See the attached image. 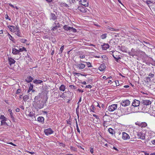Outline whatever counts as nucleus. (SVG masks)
I'll use <instances>...</instances> for the list:
<instances>
[{"label": "nucleus", "mask_w": 155, "mask_h": 155, "mask_svg": "<svg viewBox=\"0 0 155 155\" xmlns=\"http://www.w3.org/2000/svg\"><path fill=\"white\" fill-rule=\"evenodd\" d=\"M142 110L145 113L150 114L151 115L155 116V107H145V106L143 108Z\"/></svg>", "instance_id": "1"}, {"label": "nucleus", "mask_w": 155, "mask_h": 155, "mask_svg": "<svg viewBox=\"0 0 155 155\" xmlns=\"http://www.w3.org/2000/svg\"><path fill=\"white\" fill-rule=\"evenodd\" d=\"M111 117L109 115L106 114L104 115L103 117V126L104 127H107V125L108 124L107 123L108 122H109L111 121Z\"/></svg>", "instance_id": "2"}, {"label": "nucleus", "mask_w": 155, "mask_h": 155, "mask_svg": "<svg viewBox=\"0 0 155 155\" xmlns=\"http://www.w3.org/2000/svg\"><path fill=\"white\" fill-rule=\"evenodd\" d=\"M8 61L10 66V67H9V68L15 71H17V69L16 68H15L14 67H12V65L14 64L15 62V61L14 59L11 57H8Z\"/></svg>", "instance_id": "3"}, {"label": "nucleus", "mask_w": 155, "mask_h": 155, "mask_svg": "<svg viewBox=\"0 0 155 155\" xmlns=\"http://www.w3.org/2000/svg\"><path fill=\"white\" fill-rule=\"evenodd\" d=\"M135 124L136 125L142 128H145L147 126V124L146 122H141L138 121L135 122Z\"/></svg>", "instance_id": "4"}, {"label": "nucleus", "mask_w": 155, "mask_h": 155, "mask_svg": "<svg viewBox=\"0 0 155 155\" xmlns=\"http://www.w3.org/2000/svg\"><path fill=\"white\" fill-rule=\"evenodd\" d=\"M117 104H113L108 107V110L110 112H113L117 108Z\"/></svg>", "instance_id": "5"}, {"label": "nucleus", "mask_w": 155, "mask_h": 155, "mask_svg": "<svg viewBox=\"0 0 155 155\" xmlns=\"http://www.w3.org/2000/svg\"><path fill=\"white\" fill-rule=\"evenodd\" d=\"M33 106L35 109H41L44 107V104L40 103H38L35 102L33 104Z\"/></svg>", "instance_id": "6"}, {"label": "nucleus", "mask_w": 155, "mask_h": 155, "mask_svg": "<svg viewBox=\"0 0 155 155\" xmlns=\"http://www.w3.org/2000/svg\"><path fill=\"white\" fill-rule=\"evenodd\" d=\"M54 132V131L51 128L45 129L44 131L45 134L47 136H48L53 134Z\"/></svg>", "instance_id": "7"}, {"label": "nucleus", "mask_w": 155, "mask_h": 155, "mask_svg": "<svg viewBox=\"0 0 155 155\" xmlns=\"http://www.w3.org/2000/svg\"><path fill=\"white\" fill-rule=\"evenodd\" d=\"M8 28H9L10 31L13 32H16L18 30V27L16 26L15 27L13 25H9L8 26Z\"/></svg>", "instance_id": "8"}, {"label": "nucleus", "mask_w": 155, "mask_h": 155, "mask_svg": "<svg viewBox=\"0 0 155 155\" xmlns=\"http://www.w3.org/2000/svg\"><path fill=\"white\" fill-rule=\"evenodd\" d=\"M117 53L118 54V52L116 51H110V54L112 55L113 57L117 61L120 58V57L119 56H117L116 55Z\"/></svg>", "instance_id": "9"}, {"label": "nucleus", "mask_w": 155, "mask_h": 155, "mask_svg": "<svg viewBox=\"0 0 155 155\" xmlns=\"http://www.w3.org/2000/svg\"><path fill=\"white\" fill-rule=\"evenodd\" d=\"M142 103L145 107H147V106L150 104L151 102L149 100H143Z\"/></svg>", "instance_id": "10"}, {"label": "nucleus", "mask_w": 155, "mask_h": 155, "mask_svg": "<svg viewBox=\"0 0 155 155\" xmlns=\"http://www.w3.org/2000/svg\"><path fill=\"white\" fill-rule=\"evenodd\" d=\"M137 136L139 139L144 140L145 138V134L142 132L137 133Z\"/></svg>", "instance_id": "11"}, {"label": "nucleus", "mask_w": 155, "mask_h": 155, "mask_svg": "<svg viewBox=\"0 0 155 155\" xmlns=\"http://www.w3.org/2000/svg\"><path fill=\"white\" fill-rule=\"evenodd\" d=\"M78 9L82 12L85 13L87 12V8L81 6H78Z\"/></svg>", "instance_id": "12"}, {"label": "nucleus", "mask_w": 155, "mask_h": 155, "mask_svg": "<svg viewBox=\"0 0 155 155\" xmlns=\"http://www.w3.org/2000/svg\"><path fill=\"white\" fill-rule=\"evenodd\" d=\"M80 2L81 3V5L85 7L88 6V2L87 0H80Z\"/></svg>", "instance_id": "13"}, {"label": "nucleus", "mask_w": 155, "mask_h": 155, "mask_svg": "<svg viewBox=\"0 0 155 155\" xmlns=\"http://www.w3.org/2000/svg\"><path fill=\"white\" fill-rule=\"evenodd\" d=\"M7 120H1V126H3V127L5 128H8V125L6 122Z\"/></svg>", "instance_id": "14"}, {"label": "nucleus", "mask_w": 155, "mask_h": 155, "mask_svg": "<svg viewBox=\"0 0 155 155\" xmlns=\"http://www.w3.org/2000/svg\"><path fill=\"white\" fill-rule=\"evenodd\" d=\"M140 103V102L139 101L137 100H135L132 103V105L134 107H137L139 105Z\"/></svg>", "instance_id": "15"}, {"label": "nucleus", "mask_w": 155, "mask_h": 155, "mask_svg": "<svg viewBox=\"0 0 155 155\" xmlns=\"http://www.w3.org/2000/svg\"><path fill=\"white\" fill-rule=\"evenodd\" d=\"M106 68V66L104 64H102L98 68L99 70L101 71H104Z\"/></svg>", "instance_id": "16"}, {"label": "nucleus", "mask_w": 155, "mask_h": 155, "mask_svg": "<svg viewBox=\"0 0 155 155\" xmlns=\"http://www.w3.org/2000/svg\"><path fill=\"white\" fill-rule=\"evenodd\" d=\"M77 68L79 69H84L85 67V64H79L77 65Z\"/></svg>", "instance_id": "17"}, {"label": "nucleus", "mask_w": 155, "mask_h": 155, "mask_svg": "<svg viewBox=\"0 0 155 155\" xmlns=\"http://www.w3.org/2000/svg\"><path fill=\"white\" fill-rule=\"evenodd\" d=\"M25 59L26 60V62H27L28 63L30 62H31L32 61V58L29 57V55L26 56Z\"/></svg>", "instance_id": "18"}, {"label": "nucleus", "mask_w": 155, "mask_h": 155, "mask_svg": "<svg viewBox=\"0 0 155 155\" xmlns=\"http://www.w3.org/2000/svg\"><path fill=\"white\" fill-rule=\"evenodd\" d=\"M33 78L30 76H28L25 80V81L27 83H29L32 81L33 80Z\"/></svg>", "instance_id": "19"}, {"label": "nucleus", "mask_w": 155, "mask_h": 155, "mask_svg": "<svg viewBox=\"0 0 155 155\" xmlns=\"http://www.w3.org/2000/svg\"><path fill=\"white\" fill-rule=\"evenodd\" d=\"M109 47V45L107 44H104L102 46V48L103 50H106Z\"/></svg>", "instance_id": "20"}, {"label": "nucleus", "mask_w": 155, "mask_h": 155, "mask_svg": "<svg viewBox=\"0 0 155 155\" xmlns=\"http://www.w3.org/2000/svg\"><path fill=\"white\" fill-rule=\"evenodd\" d=\"M19 52L18 50L17 49L15 48H12V53L16 55L18 54Z\"/></svg>", "instance_id": "21"}, {"label": "nucleus", "mask_w": 155, "mask_h": 155, "mask_svg": "<svg viewBox=\"0 0 155 155\" xmlns=\"http://www.w3.org/2000/svg\"><path fill=\"white\" fill-rule=\"evenodd\" d=\"M33 86L34 85L33 84H32L31 83L30 84V85L29 86V89L28 91V93H29L31 91H32V92L34 91L33 90Z\"/></svg>", "instance_id": "22"}, {"label": "nucleus", "mask_w": 155, "mask_h": 155, "mask_svg": "<svg viewBox=\"0 0 155 155\" xmlns=\"http://www.w3.org/2000/svg\"><path fill=\"white\" fill-rule=\"evenodd\" d=\"M38 120L41 123L44 122V118L42 117H39L38 118Z\"/></svg>", "instance_id": "23"}, {"label": "nucleus", "mask_w": 155, "mask_h": 155, "mask_svg": "<svg viewBox=\"0 0 155 155\" xmlns=\"http://www.w3.org/2000/svg\"><path fill=\"white\" fill-rule=\"evenodd\" d=\"M34 83L35 84H40L41 83L43 82V81L41 80H38L37 79H35L34 81H33Z\"/></svg>", "instance_id": "24"}, {"label": "nucleus", "mask_w": 155, "mask_h": 155, "mask_svg": "<svg viewBox=\"0 0 155 155\" xmlns=\"http://www.w3.org/2000/svg\"><path fill=\"white\" fill-rule=\"evenodd\" d=\"M8 111L10 113L11 118L13 120L14 118V117L13 116V113L12 112V110L11 109H9L8 110Z\"/></svg>", "instance_id": "25"}, {"label": "nucleus", "mask_w": 155, "mask_h": 155, "mask_svg": "<svg viewBox=\"0 0 155 155\" xmlns=\"http://www.w3.org/2000/svg\"><path fill=\"white\" fill-rule=\"evenodd\" d=\"M108 131L110 134L112 135L114 134L115 132V131L111 128H110L108 129Z\"/></svg>", "instance_id": "26"}, {"label": "nucleus", "mask_w": 155, "mask_h": 155, "mask_svg": "<svg viewBox=\"0 0 155 155\" xmlns=\"http://www.w3.org/2000/svg\"><path fill=\"white\" fill-rule=\"evenodd\" d=\"M60 25H58V26H54L51 29V30L52 31L54 32L60 27Z\"/></svg>", "instance_id": "27"}, {"label": "nucleus", "mask_w": 155, "mask_h": 155, "mask_svg": "<svg viewBox=\"0 0 155 155\" xmlns=\"http://www.w3.org/2000/svg\"><path fill=\"white\" fill-rule=\"evenodd\" d=\"M65 89V86L64 85H61L59 87V90L61 91H64Z\"/></svg>", "instance_id": "28"}, {"label": "nucleus", "mask_w": 155, "mask_h": 155, "mask_svg": "<svg viewBox=\"0 0 155 155\" xmlns=\"http://www.w3.org/2000/svg\"><path fill=\"white\" fill-rule=\"evenodd\" d=\"M29 94L25 95L23 97L24 101L25 102L27 101L29 99Z\"/></svg>", "instance_id": "29"}, {"label": "nucleus", "mask_w": 155, "mask_h": 155, "mask_svg": "<svg viewBox=\"0 0 155 155\" xmlns=\"http://www.w3.org/2000/svg\"><path fill=\"white\" fill-rule=\"evenodd\" d=\"M19 52H22L23 51H27V49L24 47H22L21 48H20L18 50Z\"/></svg>", "instance_id": "30"}, {"label": "nucleus", "mask_w": 155, "mask_h": 155, "mask_svg": "<svg viewBox=\"0 0 155 155\" xmlns=\"http://www.w3.org/2000/svg\"><path fill=\"white\" fill-rule=\"evenodd\" d=\"M70 27L68 25H65L64 26L63 28L66 31H69Z\"/></svg>", "instance_id": "31"}, {"label": "nucleus", "mask_w": 155, "mask_h": 155, "mask_svg": "<svg viewBox=\"0 0 155 155\" xmlns=\"http://www.w3.org/2000/svg\"><path fill=\"white\" fill-rule=\"evenodd\" d=\"M127 114L131 113L132 112V109L130 107H129L127 108Z\"/></svg>", "instance_id": "32"}, {"label": "nucleus", "mask_w": 155, "mask_h": 155, "mask_svg": "<svg viewBox=\"0 0 155 155\" xmlns=\"http://www.w3.org/2000/svg\"><path fill=\"white\" fill-rule=\"evenodd\" d=\"M51 18L53 20H54L56 19V18H57L56 16L54 14H53V13H51Z\"/></svg>", "instance_id": "33"}, {"label": "nucleus", "mask_w": 155, "mask_h": 155, "mask_svg": "<svg viewBox=\"0 0 155 155\" xmlns=\"http://www.w3.org/2000/svg\"><path fill=\"white\" fill-rule=\"evenodd\" d=\"M69 31L72 32H76L77 31V30L73 27H71Z\"/></svg>", "instance_id": "34"}, {"label": "nucleus", "mask_w": 155, "mask_h": 155, "mask_svg": "<svg viewBox=\"0 0 155 155\" xmlns=\"http://www.w3.org/2000/svg\"><path fill=\"white\" fill-rule=\"evenodd\" d=\"M75 120H76V127L77 131L79 133H80V131L79 128V127L78 126V123H77V120L76 119H75Z\"/></svg>", "instance_id": "35"}, {"label": "nucleus", "mask_w": 155, "mask_h": 155, "mask_svg": "<svg viewBox=\"0 0 155 155\" xmlns=\"http://www.w3.org/2000/svg\"><path fill=\"white\" fill-rule=\"evenodd\" d=\"M64 93H63L61 95H58V97H61L63 98H64L66 97V96L65 94H64Z\"/></svg>", "instance_id": "36"}, {"label": "nucleus", "mask_w": 155, "mask_h": 155, "mask_svg": "<svg viewBox=\"0 0 155 155\" xmlns=\"http://www.w3.org/2000/svg\"><path fill=\"white\" fill-rule=\"evenodd\" d=\"M122 138L124 140H125L126 139V133H125V132H123L122 133Z\"/></svg>", "instance_id": "37"}, {"label": "nucleus", "mask_w": 155, "mask_h": 155, "mask_svg": "<svg viewBox=\"0 0 155 155\" xmlns=\"http://www.w3.org/2000/svg\"><path fill=\"white\" fill-rule=\"evenodd\" d=\"M91 107L92 108V109H91V111L92 112H93L94 113L95 110L96 109L95 107L93 105H92Z\"/></svg>", "instance_id": "38"}, {"label": "nucleus", "mask_w": 155, "mask_h": 155, "mask_svg": "<svg viewBox=\"0 0 155 155\" xmlns=\"http://www.w3.org/2000/svg\"><path fill=\"white\" fill-rule=\"evenodd\" d=\"M16 33H15V34L18 35V36H20L21 33L19 31V28H18V30L16 32Z\"/></svg>", "instance_id": "39"}, {"label": "nucleus", "mask_w": 155, "mask_h": 155, "mask_svg": "<svg viewBox=\"0 0 155 155\" xmlns=\"http://www.w3.org/2000/svg\"><path fill=\"white\" fill-rule=\"evenodd\" d=\"M64 45L62 46L61 48H60V52L59 54H61L62 53L63 51L64 50Z\"/></svg>", "instance_id": "40"}, {"label": "nucleus", "mask_w": 155, "mask_h": 155, "mask_svg": "<svg viewBox=\"0 0 155 155\" xmlns=\"http://www.w3.org/2000/svg\"><path fill=\"white\" fill-rule=\"evenodd\" d=\"M154 75L153 74L150 73L148 75V77L150 78H152L153 77H154Z\"/></svg>", "instance_id": "41"}, {"label": "nucleus", "mask_w": 155, "mask_h": 155, "mask_svg": "<svg viewBox=\"0 0 155 155\" xmlns=\"http://www.w3.org/2000/svg\"><path fill=\"white\" fill-rule=\"evenodd\" d=\"M107 34H103L101 36V39H105L107 37Z\"/></svg>", "instance_id": "42"}, {"label": "nucleus", "mask_w": 155, "mask_h": 155, "mask_svg": "<svg viewBox=\"0 0 155 155\" xmlns=\"http://www.w3.org/2000/svg\"><path fill=\"white\" fill-rule=\"evenodd\" d=\"M0 119L1 120H7V118L4 115H2L0 116Z\"/></svg>", "instance_id": "43"}, {"label": "nucleus", "mask_w": 155, "mask_h": 155, "mask_svg": "<svg viewBox=\"0 0 155 155\" xmlns=\"http://www.w3.org/2000/svg\"><path fill=\"white\" fill-rule=\"evenodd\" d=\"M121 104L123 106L125 107L126 106V100L123 101L121 102Z\"/></svg>", "instance_id": "44"}, {"label": "nucleus", "mask_w": 155, "mask_h": 155, "mask_svg": "<svg viewBox=\"0 0 155 155\" xmlns=\"http://www.w3.org/2000/svg\"><path fill=\"white\" fill-rule=\"evenodd\" d=\"M86 63H87V66L88 67H89V68L92 67H93L90 62H86Z\"/></svg>", "instance_id": "45"}, {"label": "nucleus", "mask_w": 155, "mask_h": 155, "mask_svg": "<svg viewBox=\"0 0 155 155\" xmlns=\"http://www.w3.org/2000/svg\"><path fill=\"white\" fill-rule=\"evenodd\" d=\"M5 18L6 19H8L9 21L11 20V18L8 16L7 14L5 15Z\"/></svg>", "instance_id": "46"}, {"label": "nucleus", "mask_w": 155, "mask_h": 155, "mask_svg": "<svg viewBox=\"0 0 155 155\" xmlns=\"http://www.w3.org/2000/svg\"><path fill=\"white\" fill-rule=\"evenodd\" d=\"M81 101V97H80V98L79 99V101H78V107H77V108L76 109V111H77V109L79 107V103Z\"/></svg>", "instance_id": "47"}, {"label": "nucleus", "mask_w": 155, "mask_h": 155, "mask_svg": "<svg viewBox=\"0 0 155 155\" xmlns=\"http://www.w3.org/2000/svg\"><path fill=\"white\" fill-rule=\"evenodd\" d=\"M53 26H58L60 25V24L57 21H55L54 23L53 24Z\"/></svg>", "instance_id": "48"}, {"label": "nucleus", "mask_w": 155, "mask_h": 155, "mask_svg": "<svg viewBox=\"0 0 155 155\" xmlns=\"http://www.w3.org/2000/svg\"><path fill=\"white\" fill-rule=\"evenodd\" d=\"M70 149L71 150H72L73 151H76V149L75 148V147H72L71 146L70 147Z\"/></svg>", "instance_id": "49"}, {"label": "nucleus", "mask_w": 155, "mask_h": 155, "mask_svg": "<svg viewBox=\"0 0 155 155\" xmlns=\"http://www.w3.org/2000/svg\"><path fill=\"white\" fill-rule=\"evenodd\" d=\"M145 79L146 81V82H149L151 81L150 79V78L148 77L146 78H145Z\"/></svg>", "instance_id": "50"}, {"label": "nucleus", "mask_w": 155, "mask_h": 155, "mask_svg": "<svg viewBox=\"0 0 155 155\" xmlns=\"http://www.w3.org/2000/svg\"><path fill=\"white\" fill-rule=\"evenodd\" d=\"M76 1H77V0H69V2L70 4L74 3Z\"/></svg>", "instance_id": "51"}, {"label": "nucleus", "mask_w": 155, "mask_h": 155, "mask_svg": "<svg viewBox=\"0 0 155 155\" xmlns=\"http://www.w3.org/2000/svg\"><path fill=\"white\" fill-rule=\"evenodd\" d=\"M92 86L90 85H86L85 87V88H90V89H91L92 88Z\"/></svg>", "instance_id": "52"}, {"label": "nucleus", "mask_w": 155, "mask_h": 155, "mask_svg": "<svg viewBox=\"0 0 155 155\" xmlns=\"http://www.w3.org/2000/svg\"><path fill=\"white\" fill-rule=\"evenodd\" d=\"M136 139L135 137H134L133 138V139H132V138H131L130 140V143H134L133 142L135 141V140H134V139Z\"/></svg>", "instance_id": "53"}, {"label": "nucleus", "mask_w": 155, "mask_h": 155, "mask_svg": "<svg viewBox=\"0 0 155 155\" xmlns=\"http://www.w3.org/2000/svg\"><path fill=\"white\" fill-rule=\"evenodd\" d=\"M90 151L91 152V153H92V154H93V153H94V149H93V148H92V147H90Z\"/></svg>", "instance_id": "54"}, {"label": "nucleus", "mask_w": 155, "mask_h": 155, "mask_svg": "<svg viewBox=\"0 0 155 155\" xmlns=\"http://www.w3.org/2000/svg\"><path fill=\"white\" fill-rule=\"evenodd\" d=\"M7 143L8 144H11L14 146H16V144H14L12 142H9V143Z\"/></svg>", "instance_id": "55"}, {"label": "nucleus", "mask_w": 155, "mask_h": 155, "mask_svg": "<svg viewBox=\"0 0 155 155\" xmlns=\"http://www.w3.org/2000/svg\"><path fill=\"white\" fill-rule=\"evenodd\" d=\"M70 87H71V88H73L74 89H76V87L75 86H74V85H71L70 86Z\"/></svg>", "instance_id": "56"}, {"label": "nucleus", "mask_w": 155, "mask_h": 155, "mask_svg": "<svg viewBox=\"0 0 155 155\" xmlns=\"http://www.w3.org/2000/svg\"><path fill=\"white\" fill-rule=\"evenodd\" d=\"M93 116L94 117L96 118L97 119H99V118L98 116L97 115L95 114H93Z\"/></svg>", "instance_id": "57"}, {"label": "nucleus", "mask_w": 155, "mask_h": 155, "mask_svg": "<svg viewBox=\"0 0 155 155\" xmlns=\"http://www.w3.org/2000/svg\"><path fill=\"white\" fill-rule=\"evenodd\" d=\"M21 92V89H18L16 91V94H19V93H20Z\"/></svg>", "instance_id": "58"}, {"label": "nucleus", "mask_w": 155, "mask_h": 155, "mask_svg": "<svg viewBox=\"0 0 155 155\" xmlns=\"http://www.w3.org/2000/svg\"><path fill=\"white\" fill-rule=\"evenodd\" d=\"M26 152L28 153H30V154H34L35 153L34 152H31V151H26Z\"/></svg>", "instance_id": "59"}, {"label": "nucleus", "mask_w": 155, "mask_h": 155, "mask_svg": "<svg viewBox=\"0 0 155 155\" xmlns=\"http://www.w3.org/2000/svg\"><path fill=\"white\" fill-rule=\"evenodd\" d=\"M130 101L129 100H127V106L130 104Z\"/></svg>", "instance_id": "60"}, {"label": "nucleus", "mask_w": 155, "mask_h": 155, "mask_svg": "<svg viewBox=\"0 0 155 155\" xmlns=\"http://www.w3.org/2000/svg\"><path fill=\"white\" fill-rule=\"evenodd\" d=\"M146 3L147 4V5H148L150 4V3H151L150 1H146Z\"/></svg>", "instance_id": "61"}, {"label": "nucleus", "mask_w": 155, "mask_h": 155, "mask_svg": "<svg viewBox=\"0 0 155 155\" xmlns=\"http://www.w3.org/2000/svg\"><path fill=\"white\" fill-rule=\"evenodd\" d=\"M107 28H108V29L109 30H111V31H112V30H113V29H114L113 28L110 27H109V26H108V27Z\"/></svg>", "instance_id": "62"}, {"label": "nucleus", "mask_w": 155, "mask_h": 155, "mask_svg": "<svg viewBox=\"0 0 155 155\" xmlns=\"http://www.w3.org/2000/svg\"><path fill=\"white\" fill-rule=\"evenodd\" d=\"M9 5L13 8H15V6H14L13 5L11 4V3H9Z\"/></svg>", "instance_id": "63"}, {"label": "nucleus", "mask_w": 155, "mask_h": 155, "mask_svg": "<svg viewBox=\"0 0 155 155\" xmlns=\"http://www.w3.org/2000/svg\"><path fill=\"white\" fill-rule=\"evenodd\" d=\"M151 143H152V144H155V140H152L151 141Z\"/></svg>", "instance_id": "64"}]
</instances>
